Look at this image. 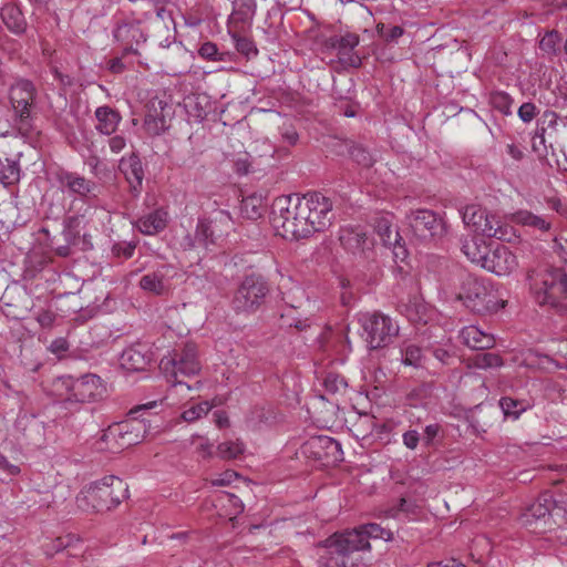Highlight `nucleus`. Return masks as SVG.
Instances as JSON below:
<instances>
[{
    "instance_id": "obj_1",
    "label": "nucleus",
    "mask_w": 567,
    "mask_h": 567,
    "mask_svg": "<svg viewBox=\"0 0 567 567\" xmlns=\"http://www.w3.org/2000/svg\"><path fill=\"white\" fill-rule=\"evenodd\" d=\"M127 485L117 476H105L86 485L76 496V506L84 512L111 509L126 497Z\"/></svg>"
},
{
    "instance_id": "obj_2",
    "label": "nucleus",
    "mask_w": 567,
    "mask_h": 567,
    "mask_svg": "<svg viewBox=\"0 0 567 567\" xmlns=\"http://www.w3.org/2000/svg\"><path fill=\"white\" fill-rule=\"evenodd\" d=\"M318 564L321 567H348V557L355 551L369 550L370 543L359 528L334 534L321 547Z\"/></svg>"
},
{
    "instance_id": "obj_3",
    "label": "nucleus",
    "mask_w": 567,
    "mask_h": 567,
    "mask_svg": "<svg viewBox=\"0 0 567 567\" xmlns=\"http://www.w3.org/2000/svg\"><path fill=\"white\" fill-rule=\"evenodd\" d=\"M530 290L539 305L567 308V274L563 269H544L529 276Z\"/></svg>"
},
{
    "instance_id": "obj_4",
    "label": "nucleus",
    "mask_w": 567,
    "mask_h": 567,
    "mask_svg": "<svg viewBox=\"0 0 567 567\" xmlns=\"http://www.w3.org/2000/svg\"><path fill=\"white\" fill-rule=\"evenodd\" d=\"M300 196L282 195L277 197L271 205L270 224L277 236L285 239H298L305 237V219L299 217Z\"/></svg>"
},
{
    "instance_id": "obj_5",
    "label": "nucleus",
    "mask_w": 567,
    "mask_h": 567,
    "mask_svg": "<svg viewBox=\"0 0 567 567\" xmlns=\"http://www.w3.org/2000/svg\"><path fill=\"white\" fill-rule=\"evenodd\" d=\"M462 218L467 227L486 237L502 241L515 243L519 239L517 230L495 214L488 213L477 204L467 205L462 212Z\"/></svg>"
},
{
    "instance_id": "obj_6",
    "label": "nucleus",
    "mask_w": 567,
    "mask_h": 567,
    "mask_svg": "<svg viewBox=\"0 0 567 567\" xmlns=\"http://www.w3.org/2000/svg\"><path fill=\"white\" fill-rule=\"evenodd\" d=\"M146 432L147 425L144 420H126L112 424L103 431L99 449L117 453L142 442Z\"/></svg>"
},
{
    "instance_id": "obj_7",
    "label": "nucleus",
    "mask_w": 567,
    "mask_h": 567,
    "mask_svg": "<svg viewBox=\"0 0 567 567\" xmlns=\"http://www.w3.org/2000/svg\"><path fill=\"white\" fill-rule=\"evenodd\" d=\"M458 289L452 292L455 298L472 311L483 312L494 306L491 287L477 277L461 272L457 275Z\"/></svg>"
},
{
    "instance_id": "obj_8",
    "label": "nucleus",
    "mask_w": 567,
    "mask_h": 567,
    "mask_svg": "<svg viewBox=\"0 0 567 567\" xmlns=\"http://www.w3.org/2000/svg\"><path fill=\"white\" fill-rule=\"evenodd\" d=\"M299 217L305 219V237L320 231L330 225L332 218V203L321 193H308L300 196Z\"/></svg>"
},
{
    "instance_id": "obj_9",
    "label": "nucleus",
    "mask_w": 567,
    "mask_h": 567,
    "mask_svg": "<svg viewBox=\"0 0 567 567\" xmlns=\"http://www.w3.org/2000/svg\"><path fill=\"white\" fill-rule=\"evenodd\" d=\"M358 322L367 334L370 349L388 346L399 333V326L389 317L378 312L358 315Z\"/></svg>"
},
{
    "instance_id": "obj_10",
    "label": "nucleus",
    "mask_w": 567,
    "mask_h": 567,
    "mask_svg": "<svg viewBox=\"0 0 567 567\" xmlns=\"http://www.w3.org/2000/svg\"><path fill=\"white\" fill-rule=\"evenodd\" d=\"M561 508L557 506L549 493L542 494L536 502H534L520 515V524L529 528L534 533H543L550 525L548 520L555 515H559Z\"/></svg>"
},
{
    "instance_id": "obj_11",
    "label": "nucleus",
    "mask_w": 567,
    "mask_h": 567,
    "mask_svg": "<svg viewBox=\"0 0 567 567\" xmlns=\"http://www.w3.org/2000/svg\"><path fill=\"white\" fill-rule=\"evenodd\" d=\"M231 227L230 214L223 209L216 210L209 220L204 218L198 220L195 240L198 245L207 248L215 243L216 237L227 234Z\"/></svg>"
},
{
    "instance_id": "obj_12",
    "label": "nucleus",
    "mask_w": 567,
    "mask_h": 567,
    "mask_svg": "<svg viewBox=\"0 0 567 567\" xmlns=\"http://www.w3.org/2000/svg\"><path fill=\"white\" fill-rule=\"evenodd\" d=\"M73 386V392L66 396L70 402H90L102 396L104 386L100 377L95 374H85L79 379L71 375L59 381L58 385Z\"/></svg>"
},
{
    "instance_id": "obj_13",
    "label": "nucleus",
    "mask_w": 567,
    "mask_h": 567,
    "mask_svg": "<svg viewBox=\"0 0 567 567\" xmlns=\"http://www.w3.org/2000/svg\"><path fill=\"white\" fill-rule=\"evenodd\" d=\"M161 369L176 379L178 374L190 377L200 371V363L197 359V349L192 343H186L181 353L172 358H163L159 364Z\"/></svg>"
},
{
    "instance_id": "obj_14",
    "label": "nucleus",
    "mask_w": 567,
    "mask_h": 567,
    "mask_svg": "<svg viewBox=\"0 0 567 567\" xmlns=\"http://www.w3.org/2000/svg\"><path fill=\"white\" fill-rule=\"evenodd\" d=\"M266 293L267 287L261 278L246 277L235 295L234 307L238 311L254 310L260 305Z\"/></svg>"
},
{
    "instance_id": "obj_15",
    "label": "nucleus",
    "mask_w": 567,
    "mask_h": 567,
    "mask_svg": "<svg viewBox=\"0 0 567 567\" xmlns=\"http://www.w3.org/2000/svg\"><path fill=\"white\" fill-rule=\"evenodd\" d=\"M409 223L414 235L421 239H430L443 235V220L432 210L417 209L409 215Z\"/></svg>"
},
{
    "instance_id": "obj_16",
    "label": "nucleus",
    "mask_w": 567,
    "mask_h": 567,
    "mask_svg": "<svg viewBox=\"0 0 567 567\" xmlns=\"http://www.w3.org/2000/svg\"><path fill=\"white\" fill-rule=\"evenodd\" d=\"M34 99L35 89L30 81L19 79L10 86L9 100L16 116L20 120L30 116Z\"/></svg>"
},
{
    "instance_id": "obj_17",
    "label": "nucleus",
    "mask_w": 567,
    "mask_h": 567,
    "mask_svg": "<svg viewBox=\"0 0 567 567\" xmlns=\"http://www.w3.org/2000/svg\"><path fill=\"white\" fill-rule=\"evenodd\" d=\"M518 268L517 256L506 246L496 245L485 259L483 269L495 274L496 276H508Z\"/></svg>"
},
{
    "instance_id": "obj_18",
    "label": "nucleus",
    "mask_w": 567,
    "mask_h": 567,
    "mask_svg": "<svg viewBox=\"0 0 567 567\" xmlns=\"http://www.w3.org/2000/svg\"><path fill=\"white\" fill-rule=\"evenodd\" d=\"M174 268L162 265L155 271L144 275L140 280V287L155 295H163L169 289V279L174 276Z\"/></svg>"
},
{
    "instance_id": "obj_19",
    "label": "nucleus",
    "mask_w": 567,
    "mask_h": 567,
    "mask_svg": "<svg viewBox=\"0 0 567 567\" xmlns=\"http://www.w3.org/2000/svg\"><path fill=\"white\" fill-rule=\"evenodd\" d=\"M377 236L383 246L392 248L395 262H403L406 259L408 251L405 247L400 243V235L388 220L384 219L379 224Z\"/></svg>"
},
{
    "instance_id": "obj_20",
    "label": "nucleus",
    "mask_w": 567,
    "mask_h": 567,
    "mask_svg": "<svg viewBox=\"0 0 567 567\" xmlns=\"http://www.w3.org/2000/svg\"><path fill=\"white\" fill-rule=\"evenodd\" d=\"M377 236L383 246L392 248L395 262H403L406 259L408 251L405 247L400 243V235L388 220L384 219L379 224Z\"/></svg>"
},
{
    "instance_id": "obj_21",
    "label": "nucleus",
    "mask_w": 567,
    "mask_h": 567,
    "mask_svg": "<svg viewBox=\"0 0 567 567\" xmlns=\"http://www.w3.org/2000/svg\"><path fill=\"white\" fill-rule=\"evenodd\" d=\"M113 37L117 42L124 45L126 51L133 50L134 45L146 41V34L140 23L134 22L118 24L113 31Z\"/></svg>"
},
{
    "instance_id": "obj_22",
    "label": "nucleus",
    "mask_w": 567,
    "mask_h": 567,
    "mask_svg": "<svg viewBox=\"0 0 567 567\" xmlns=\"http://www.w3.org/2000/svg\"><path fill=\"white\" fill-rule=\"evenodd\" d=\"M460 337L465 346L475 350H484L494 347V336L483 331L477 326H466L460 331Z\"/></svg>"
},
{
    "instance_id": "obj_23",
    "label": "nucleus",
    "mask_w": 567,
    "mask_h": 567,
    "mask_svg": "<svg viewBox=\"0 0 567 567\" xmlns=\"http://www.w3.org/2000/svg\"><path fill=\"white\" fill-rule=\"evenodd\" d=\"M507 224H517L526 227L534 228L542 233L548 231L551 228V221L547 216L535 215L529 210H518L505 217Z\"/></svg>"
},
{
    "instance_id": "obj_24",
    "label": "nucleus",
    "mask_w": 567,
    "mask_h": 567,
    "mask_svg": "<svg viewBox=\"0 0 567 567\" xmlns=\"http://www.w3.org/2000/svg\"><path fill=\"white\" fill-rule=\"evenodd\" d=\"M151 360V354L142 346H134L123 351L120 363L127 371H141L150 364Z\"/></svg>"
},
{
    "instance_id": "obj_25",
    "label": "nucleus",
    "mask_w": 567,
    "mask_h": 567,
    "mask_svg": "<svg viewBox=\"0 0 567 567\" xmlns=\"http://www.w3.org/2000/svg\"><path fill=\"white\" fill-rule=\"evenodd\" d=\"M165 107L166 104L163 101L151 102L144 120V126L148 134L159 135L166 130Z\"/></svg>"
},
{
    "instance_id": "obj_26",
    "label": "nucleus",
    "mask_w": 567,
    "mask_h": 567,
    "mask_svg": "<svg viewBox=\"0 0 567 567\" xmlns=\"http://www.w3.org/2000/svg\"><path fill=\"white\" fill-rule=\"evenodd\" d=\"M168 223V213L164 208L155 209L140 217L136 221L138 230L145 235H155L162 231Z\"/></svg>"
},
{
    "instance_id": "obj_27",
    "label": "nucleus",
    "mask_w": 567,
    "mask_h": 567,
    "mask_svg": "<svg viewBox=\"0 0 567 567\" xmlns=\"http://www.w3.org/2000/svg\"><path fill=\"white\" fill-rule=\"evenodd\" d=\"M340 241L347 250L354 254L363 251L372 245V240L360 228H342Z\"/></svg>"
},
{
    "instance_id": "obj_28",
    "label": "nucleus",
    "mask_w": 567,
    "mask_h": 567,
    "mask_svg": "<svg viewBox=\"0 0 567 567\" xmlns=\"http://www.w3.org/2000/svg\"><path fill=\"white\" fill-rule=\"evenodd\" d=\"M120 171L124 174L132 189L137 192L142 186L144 172L141 159L136 155L123 157L120 162Z\"/></svg>"
},
{
    "instance_id": "obj_29",
    "label": "nucleus",
    "mask_w": 567,
    "mask_h": 567,
    "mask_svg": "<svg viewBox=\"0 0 567 567\" xmlns=\"http://www.w3.org/2000/svg\"><path fill=\"white\" fill-rule=\"evenodd\" d=\"M491 247L482 238H471L464 241L462 250L468 260L483 268Z\"/></svg>"
},
{
    "instance_id": "obj_30",
    "label": "nucleus",
    "mask_w": 567,
    "mask_h": 567,
    "mask_svg": "<svg viewBox=\"0 0 567 567\" xmlns=\"http://www.w3.org/2000/svg\"><path fill=\"white\" fill-rule=\"evenodd\" d=\"M97 124L95 128L104 135L114 133L121 122L120 114L110 106H100L95 110Z\"/></svg>"
},
{
    "instance_id": "obj_31",
    "label": "nucleus",
    "mask_w": 567,
    "mask_h": 567,
    "mask_svg": "<svg viewBox=\"0 0 567 567\" xmlns=\"http://www.w3.org/2000/svg\"><path fill=\"white\" fill-rule=\"evenodd\" d=\"M405 317L414 323H426L431 318V308L423 299L414 297L403 305Z\"/></svg>"
},
{
    "instance_id": "obj_32",
    "label": "nucleus",
    "mask_w": 567,
    "mask_h": 567,
    "mask_svg": "<svg viewBox=\"0 0 567 567\" xmlns=\"http://www.w3.org/2000/svg\"><path fill=\"white\" fill-rule=\"evenodd\" d=\"M279 290L282 293V299L291 308H300L302 306L305 291L300 286L292 285V279L290 277L281 276L279 282Z\"/></svg>"
},
{
    "instance_id": "obj_33",
    "label": "nucleus",
    "mask_w": 567,
    "mask_h": 567,
    "mask_svg": "<svg viewBox=\"0 0 567 567\" xmlns=\"http://www.w3.org/2000/svg\"><path fill=\"white\" fill-rule=\"evenodd\" d=\"M1 18L4 24L14 33H22L25 30V20L21 10L14 4H6L1 9Z\"/></svg>"
},
{
    "instance_id": "obj_34",
    "label": "nucleus",
    "mask_w": 567,
    "mask_h": 567,
    "mask_svg": "<svg viewBox=\"0 0 567 567\" xmlns=\"http://www.w3.org/2000/svg\"><path fill=\"white\" fill-rule=\"evenodd\" d=\"M266 210L264 197L258 194H252L241 200L240 213L247 219H258Z\"/></svg>"
},
{
    "instance_id": "obj_35",
    "label": "nucleus",
    "mask_w": 567,
    "mask_h": 567,
    "mask_svg": "<svg viewBox=\"0 0 567 567\" xmlns=\"http://www.w3.org/2000/svg\"><path fill=\"white\" fill-rule=\"evenodd\" d=\"M62 184L72 193L80 196L93 194L96 185L82 176L75 174H65Z\"/></svg>"
},
{
    "instance_id": "obj_36",
    "label": "nucleus",
    "mask_w": 567,
    "mask_h": 567,
    "mask_svg": "<svg viewBox=\"0 0 567 567\" xmlns=\"http://www.w3.org/2000/svg\"><path fill=\"white\" fill-rule=\"evenodd\" d=\"M499 406L506 417L517 420L523 412L532 406V403L525 399L504 396L499 400Z\"/></svg>"
},
{
    "instance_id": "obj_37",
    "label": "nucleus",
    "mask_w": 567,
    "mask_h": 567,
    "mask_svg": "<svg viewBox=\"0 0 567 567\" xmlns=\"http://www.w3.org/2000/svg\"><path fill=\"white\" fill-rule=\"evenodd\" d=\"M213 403L209 401H202L198 403H193L192 405L187 406L186 403L183 405V412L181 414V417L183 421L187 423H193L195 421L200 420L202 417L206 416L209 411L213 409Z\"/></svg>"
},
{
    "instance_id": "obj_38",
    "label": "nucleus",
    "mask_w": 567,
    "mask_h": 567,
    "mask_svg": "<svg viewBox=\"0 0 567 567\" xmlns=\"http://www.w3.org/2000/svg\"><path fill=\"white\" fill-rule=\"evenodd\" d=\"M549 361L548 357L539 355L533 350H524L515 354L514 362L519 367H526L532 369L545 368V364Z\"/></svg>"
},
{
    "instance_id": "obj_39",
    "label": "nucleus",
    "mask_w": 567,
    "mask_h": 567,
    "mask_svg": "<svg viewBox=\"0 0 567 567\" xmlns=\"http://www.w3.org/2000/svg\"><path fill=\"white\" fill-rule=\"evenodd\" d=\"M468 367L475 369H491L499 368L503 365L502 358L496 353L483 352L477 353L470 360Z\"/></svg>"
},
{
    "instance_id": "obj_40",
    "label": "nucleus",
    "mask_w": 567,
    "mask_h": 567,
    "mask_svg": "<svg viewBox=\"0 0 567 567\" xmlns=\"http://www.w3.org/2000/svg\"><path fill=\"white\" fill-rule=\"evenodd\" d=\"M20 179V167L16 161L0 159V182L4 185H12Z\"/></svg>"
},
{
    "instance_id": "obj_41",
    "label": "nucleus",
    "mask_w": 567,
    "mask_h": 567,
    "mask_svg": "<svg viewBox=\"0 0 567 567\" xmlns=\"http://www.w3.org/2000/svg\"><path fill=\"white\" fill-rule=\"evenodd\" d=\"M489 103L495 110L499 111L505 116L513 114L514 100L506 92H493L489 96Z\"/></svg>"
},
{
    "instance_id": "obj_42",
    "label": "nucleus",
    "mask_w": 567,
    "mask_h": 567,
    "mask_svg": "<svg viewBox=\"0 0 567 567\" xmlns=\"http://www.w3.org/2000/svg\"><path fill=\"white\" fill-rule=\"evenodd\" d=\"M359 44V37L353 33H347L342 37H332L329 45L338 50L339 54L353 50Z\"/></svg>"
},
{
    "instance_id": "obj_43",
    "label": "nucleus",
    "mask_w": 567,
    "mask_h": 567,
    "mask_svg": "<svg viewBox=\"0 0 567 567\" xmlns=\"http://www.w3.org/2000/svg\"><path fill=\"white\" fill-rule=\"evenodd\" d=\"M402 354V362L404 365L410 367H421L423 361V354L422 350L414 346V344H408L401 350Z\"/></svg>"
},
{
    "instance_id": "obj_44",
    "label": "nucleus",
    "mask_w": 567,
    "mask_h": 567,
    "mask_svg": "<svg viewBox=\"0 0 567 567\" xmlns=\"http://www.w3.org/2000/svg\"><path fill=\"white\" fill-rule=\"evenodd\" d=\"M359 530L364 533L368 542L370 538H380L386 542L392 539V533L390 530L374 523L362 525L359 527Z\"/></svg>"
},
{
    "instance_id": "obj_45",
    "label": "nucleus",
    "mask_w": 567,
    "mask_h": 567,
    "mask_svg": "<svg viewBox=\"0 0 567 567\" xmlns=\"http://www.w3.org/2000/svg\"><path fill=\"white\" fill-rule=\"evenodd\" d=\"M217 450L223 458H236L244 452V444L240 441H228L220 443Z\"/></svg>"
},
{
    "instance_id": "obj_46",
    "label": "nucleus",
    "mask_w": 567,
    "mask_h": 567,
    "mask_svg": "<svg viewBox=\"0 0 567 567\" xmlns=\"http://www.w3.org/2000/svg\"><path fill=\"white\" fill-rule=\"evenodd\" d=\"M218 502L223 505L228 504L230 506L229 512L226 513L229 518L236 517L244 511V504L240 498L230 493H223L218 497Z\"/></svg>"
},
{
    "instance_id": "obj_47",
    "label": "nucleus",
    "mask_w": 567,
    "mask_h": 567,
    "mask_svg": "<svg viewBox=\"0 0 567 567\" xmlns=\"http://www.w3.org/2000/svg\"><path fill=\"white\" fill-rule=\"evenodd\" d=\"M323 385L328 392L337 393L347 388V382L342 377L329 373L323 380Z\"/></svg>"
},
{
    "instance_id": "obj_48",
    "label": "nucleus",
    "mask_w": 567,
    "mask_h": 567,
    "mask_svg": "<svg viewBox=\"0 0 567 567\" xmlns=\"http://www.w3.org/2000/svg\"><path fill=\"white\" fill-rule=\"evenodd\" d=\"M200 386V383L197 382L195 384V386H190L188 385L187 383H184L182 381H176L172 389L169 390V394H168V399L172 398L173 394H179L183 396L184 400H186V402H189V401H193V396H189L188 394L194 390V389H199Z\"/></svg>"
},
{
    "instance_id": "obj_49",
    "label": "nucleus",
    "mask_w": 567,
    "mask_h": 567,
    "mask_svg": "<svg viewBox=\"0 0 567 567\" xmlns=\"http://www.w3.org/2000/svg\"><path fill=\"white\" fill-rule=\"evenodd\" d=\"M537 114H538V109L532 102L523 103L517 111V115H518L519 120L525 124L530 123L536 117Z\"/></svg>"
},
{
    "instance_id": "obj_50",
    "label": "nucleus",
    "mask_w": 567,
    "mask_h": 567,
    "mask_svg": "<svg viewBox=\"0 0 567 567\" xmlns=\"http://www.w3.org/2000/svg\"><path fill=\"white\" fill-rule=\"evenodd\" d=\"M192 444L195 446L197 454L202 457H208L213 453V444L204 436H195Z\"/></svg>"
},
{
    "instance_id": "obj_51",
    "label": "nucleus",
    "mask_w": 567,
    "mask_h": 567,
    "mask_svg": "<svg viewBox=\"0 0 567 567\" xmlns=\"http://www.w3.org/2000/svg\"><path fill=\"white\" fill-rule=\"evenodd\" d=\"M64 377L56 378L52 383L51 393L56 396L60 401H70L66 396H69L73 392V386H66V385H58L59 381L64 379Z\"/></svg>"
},
{
    "instance_id": "obj_52",
    "label": "nucleus",
    "mask_w": 567,
    "mask_h": 567,
    "mask_svg": "<svg viewBox=\"0 0 567 567\" xmlns=\"http://www.w3.org/2000/svg\"><path fill=\"white\" fill-rule=\"evenodd\" d=\"M238 478V474L231 470H227L216 477L210 478V484L213 486H227L230 485L235 480Z\"/></svg>"
},
{
    "instance_id": "obj_53",
    "label": "nucleus",
    "mask_w": 567,
    "mask_h": 567,
    "mask_svg": "<svg viewBox=\"0 0 567 567\" xmlns=\"http://www.w3.org/2000/svg\"><path fill=\"white\" fill-rule=\"evenodd\" d=\"M413 512V504L408 502L405 498H401L399 505L395 508L390 509L389 516L393 518H402L409 516Z\"/></svg>"
},
{
    "instance_id": "obj_54",
    "label": "nucleus",
    "mask_w": 567,
    "mask_h": 567,
    "mask_svg": "<svg viewBox=\"0 0 567 567\" xmlns=\"http://www.w3.org/2000/svg\"><path fill=\"white\" fill-rule=\"evenodd\" d=\"M198 53L202 58L210 61H219L218 48L213 42H205L200 45Z\"/></svg>"
},
{
    "instance_id": "obj_55",
    "label": "nucleus",
    "mask_w": 567,
    "mask_h": 567,
    "mask_svg": "<svg viewBox=\"0 0 567 567\" xmlns=\"http://www.w3.org/2000/svg\"><path fill=\"white\" fill-rule=\"evenodd\" d=\"M48 349L56 357H61L69 350V342L65 338L60 337L54 339Z\"/></svg>"
},
{
    "instance_id": "obj_56",
    "label": "nucleus",
    "mask_w": 567,
    "mask_h": 567,
    "mask_svg": "<svg viewBox=\"0 0 567 567\" xmlns=\"http://www.w3.org/2000/svg\"><path fill=\"white\" fill-rule=\"evenodd\" d=\"M69 546V538L58 537L52 540L51 544L45 545L44 551L48 556H52L53 554L62 550L63 548Z\"/></svg>"
},
{
    "instance_id": "obj_57",
    "label": "nucleus",
    "mask_w": 567,
    "mask_h": 567,
    "mask_svg": "<svg viewBox=\"0 0 567 567\" xmlns=\"http://www.w3.org/2000/svg\"><path fill=\"white\" fill-rule=\"evenodd\" d=\"M441 427L439 424H429L423 431V442L425 445H432L434 440L439 436Z\"/></svg>"
},
{
    "instance_id": "obj_58",
    "label": "nucleus",
    "mask_w": 567,
    "mask_h": 567,
    "mask_svg": "<svg viewBox=\"0 0 567 567\" xmlns=\"http://www.w3.org/2000/svg\"><path fill=\"white\" fill-rule=\"evenodd\" d=\"M311 446H321L327 449H339V443L329 436H317L309 441Z\"/></svg>"
},
{
    "instance_id": "obj_59",
    "label": "nucleus",
    "mask_w": 567,
    "mask_h": 567,
    "mask_svg": "<svg viewBox=\"0 0 567 567\" xmlns=\"http://www.w3.org/2000/svg\"><path fill=\"white\" fill-rule=\"evenodd\" d=\"M402 440L408 449L415 450L420 441V434L417 431L411 430L403 434Z\"/></svg>"
},
{
    "instance_id": "obj_60",
    "label": "nucleus",
    "mask_w": 567,
    "mask_h": 567,
    "mask_svg": "<svg viewBox=\"0 0 567 567\" xmlns=\"http://www.w3.org/2000/svg\"><path fill=\"white\" fill-rule=\"evenodd\" d=\"M378 31L388 41L395 40L403 34V29L399 25L392 27L388 33H383V25H378Z\"/></svg>"
},
{
    "instance_id": "obj_61",
    "label": "nucleus",
    "mask_w": 567,
    "mask_h": 567,
    "mask_svg": "<svg viewBox=\"0 0 567 567\" xmlns=\"http://www.w3.org/2000/svg\"><path fill=\"white\" fill-rule=\"evenodd\" d=\"M110 148L113 153H120L124 150L126 141L123 136L115 135L109 141Z\"/></svg>"
},
{
    "instance_id": "obj_62",
    "label": "nucleus",
    "mask_w": 567,
    "mask_h": 567,
    "mask_svg": "<svg viewBox=\"0 0 567 567\" xmlns=\"http://www.w3.org/2000/svg\"><path fill=\"white\" fill-rule=\"evenodd\" d=\"M235 39V42H236V49L240 52H244V53H249V51L251 50L252 48V44L249 40L245 39V38H239V37H234Z\"/></svg>"
},
{
    "instance_id": "obj_63",
    "label": "nucleus",
    "mask_w": 567,
    "mask_h": 567,
    "mask_svg": "<svg viewBox=\"0 0 567 567\" xmlns=\"http://www.w3.org/2000/svg\"><path fill=\"white\" fill-rule=\"evenodd\" d=\"M53 320H54V317L49 311H43V312L39 313L38 317H37V321L42 327H50L52 324Z\"/></svg>"
},
{
    "instance_id": "obj_64",
    "label": "nucleus",
    "mask_w": 567,
    "mask_h": 567,
    "mask_svg": "<svg viewBox=\"0 0 567 567\" xmlns=\"http://www.w3.org/2000/svg\"><path fill=\"white\" fill-rule=\"evenodd\" d=\"M427 567H465L463 564L456 563L454 559L444 561H435L427 565Z\"/></svg>"
}]
</instances>
